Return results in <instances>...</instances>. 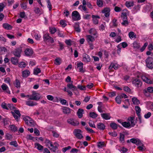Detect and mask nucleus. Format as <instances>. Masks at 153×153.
<instances>
[{
	"instance_id": "57",
	"label": "nucleus",
	"mask_w": 153,
	"mask_h": 153,
	"mask_svg": "<svg viewBox=\"0 0 153 153\" xmlns=\"http://www.w3.org/2000/svg\"><path fill=\"white\" fill-rule=\"evenodd\" d=\"M1 88L4 91H6V90L8 88L7 85L4 83L3 84L1 85Z\"/></svg>"
},
{
	"instance_id": "39",
	"label": "nucleus",
	"mask_w": 153,
	"mask_h": 153,
	"mask_svg": "<svg viewBox=\"0 0 153 153\" xmlns=\"http://www.w3.org/2000/svg\"><path fill=\"white\" fill-rule=\"evenodd\" d=\"M36 147H37V149L39 151H42L43 149V147L39 143L35 144Z\"/></svg>"
},
{
	"instance_id": "64",
	"label": "nucleus",
	"mask_w": 153,
	"mask_h": 153,
	"mask_svg": "<svg viewBox=\"0 0 153 153\" xmlns=\"http://www.w3.org/2000/svg\"><path fill=\"white\" fill-rule=\"evenodd\" d=\"M148 48L149 51H152L153 50V43L149 44Z\"/></svg>"
},
{
	"instance_id": "38",
	"label": "nucleus",
	"mask_w": 153,
	"mask_h": 153,
	"mask_svg": "<svg viewBox=\"0 0 153 153\" xmlns=\"http://www.w3.org/2000/svg\"><path fill=\"white\" fill-rule=\"evenodd\" d=\"M121 17L123 20H128L127 14L126 13H122L121 15Z\"/></svg>"
},
{
	"instance_id": "29",
	"label": "nucleus",
	"mask_w": 153,
	"mask_h": 153,
	"mask_svg": "<svg viewBox=\"0 0 153 153\" xmlns=\"http://www.w3.org/2000/svg\"><path fill=\"white\" fill-rule=\"evenodd\" d=\"M110 126L114 130L116 129L118 127V125L114 122L111 123L110 124Z\"/></svg>"
},
{
	"instance_id": "56",
	"label": "nucleus",
	"mask_w": 153,
	"mask_h": 153,
	"mask_svg": "<svg viewBox=\"0 0 153 153\" xmlns=\"http://www.w3.org/2000/svg\"><path fill=\"white\" fill-rule=\"evenodd\" d=\"M50 32L51 34H53L56 31V30L55 27L50 28L49 29Z\"/></svg>"
},
{
	"instance_id": "41",
	"label": "nucleus",
	"mask_w": 153,
	"mask_h": 153,
	"mask_svg": "<svg viewBox=\"0 0 153 153\" xmlns=\"http://www.w3.org/2000/svg\"><path fill=\"white\" fill-rule=\"evenodd\" d=\"M89 33L90 34L93 35L94 36L96 35L97 34V31H96L95 29L94 28H91L89 30Z\"/></svg>"
},
{
	"instance_id": "48",
	"label": "nucleus",
	"mask_w": 153,
	"mask_h": 153,
	"mask_svg": "<svg viewBox=\"0 0 153 153\" xmlns=\"http://www.w3.org/2000/svg\"><path fill=\"white\" fill-rule=\"evenodd\" d=\"M10 145L16 147L18 146V143L16 141H13L10 142Z\"/></svg>"
},
{
	"instance_id": "22",
	"label": "nucleus",
	"mask_w": 153,
	"mask_h": 153,
	"mask_svg": "<svg viewBox=\"0 0 153 153\" xmlns=\"http://www.w3.org/2000/svg\"><path fill=\"white\" fill-rule=\"evenodd\" d=\"M11 61L13 64L17 65L19 62L18 58L12 57L11 58Z\"/></svg>"
},
{
	"instance_id": "52",
	"label": "nucleus",
	"mask_w": 153,
	"mask_h": 153,
	"mask_svg": "<svg viewBox=\"0 0 153 153\" xmlns=\"http://www.w3.org/2000/svg\"><path fill=\"white\" fill-rule=\"evenodd\" d=\"M59 101L60 102V103L62 104L63 105H68V104L67 103L66 104L67 102L66 100L65 99H59Z\"/></svg>"
},
{
	"instance_id": "50",
	"label": "nucleus",
	"mask_w": 153,
	"mask_h": 153,
	"mask_svg": "<svg viewBox=\"0 0 153 153\" xmlns=\"http://www.w3.org/2000/svg\"><path fill=\"white\" fill-rule=\"evenodd\" d=\"M26 66V64L23 62H21L19 64V67L22 68H24Z\"/></svg>"
},
{
	"instance_id": "11",
	"label": "nucleus",
	"mask_w": 153,
	"mask_h": 153,
	"mask_svg": "<svg viewBox=\"0 0 153 153\" xmlns=\"http://www.w3.org/2000/svg\"><path fill=\"white\" fill-rule=\"evenodd\" d=\"M25 54L27 56H30L33 53V51L31 48H27L25 51Z\"/></svg>"
},
{
	"instance_id": "5",
	"label": "nucleus",
	"mask_w": 153,
	"mask_h": 153,
	"mask_svg": "<svg viewBox=\"0 0 153 153\" xmlns=\"http://www.w3.org/2000/svg\"><path fill=\"white\" fill-rule=\"evenodd\" d=\"M11 113L12 114L15 120L17 121H18L20 119L21 116V114L19 110H14V112L11 111Z\"/></svg>"
},
{
	"instance_id": "12",
	"label": "nucleus",
	"mask_w": 153,
	"mask_h": 153,
	"mask_svg": "<svg viewBox=\"0 0 153 153\" xmlns=\"http://www.w3.org/2000/svg\"><path fill=\"white\" fill-rule=\"evenodd\" d=\"M83 63L81 62H78L77 63V66L79 68V71L80 72L84 73L85 71L83 70Z\"/></svg>"
},
{
	"instance_id": "43",
	"label": "nucleus",
	"mask_w": 153,
	"mask_h": 153,
	"mask_svg": "<svg viewBox=\"0 0 153 153\" xmlns=\"http://www.w3.org/2000/svg\"><path fill=\"white\" fill-rule=\"evenodd\" d=\"M133 44V48H135L138 49L140 47L139 43L136 42H134Z\"/></svg>"
},
{
	"instance_id": "15",
	"label": "nucleus",
	"mask_w": 153,
	"mask_h": 153,
	"mask_svg": "<svg viewBox=\"0 0 153 153\" xmlns=\"http://www.w3.org/2000/svg\"><path fill=\"white\" fill-rule=\"evenodd\" d=\"M101 116L103 119L105 120H109L111 118L110 114L109 113L102 114H101Z\"/></svg>"
},
{
	"instance_id": "7",
	"label": "nucleus",
	"mask_w": 153,
	"mask_h": 153,
	"mask_svg": "<svg viewBox=\"0 0 153 153\" xmlns=\"http://www.w3.org/2000/svg\"><path fill=\"white\" fill-rule=\"evenodd\" d=\"M41 96L39 94L36 93L35 91H33L32 92V97L31 98H29V99L38 100H39Z\"/></svg>"
},
{
	"instance_id": "51",
	"label": "nucleus",
	"mask_w": 153,
	"mask_h": 153,
	"mask_svg": "<svg viewBox=\"0 0 153 153\" xmlns=\"http://www.w3.org/2000/svg\"><path fill=\"white\" fill-rule=\"evenodd\" d=\"M1 106L3 109H6V110L9 109V108L7 106V105L4 102H3L1 103Z\"/></svg>"
},
{
	"instance_id": "20",
	"label": "nucleus",
	"mask_w": 153,
	"mask_h": 153,
	"mask_svg": "<svg viewBox=\"0 0 153 153\" xmlns=\"http://www.w3.org/2000/svg\"><path fill=\"white\" fill-rule=\"evenodd\" d=\"M30 74V72L27 70H26L22 72V76L23 78L27 77Z\"/></svg>"
},
{
	"instance_id": "60",
	"label": "nucleus",
	"mask_w": 153,
	"mask_h": 153,
	"mask_svg": "<svg viewBox=\"0 0 153 153\" xmlns=\"http://www.w3.org/2000/svg\"><path fill=\"white\" fill-rule=\"evenodd\" d=\"M123 90L125 91L128 93H130L131 92L130 89L127 86H125L123 88Z\"/></svg>"
},
{
	"instance_id": "45",
	"label": "nucleus",
	"mask_w": 153,
	"mask_h": 153,
	"mask_svg": "<svg viewBox=\"0 0 153 153\" xmlns=\"http://www.w3.org/2000/svg\"><path fill=\"white\" fill-rule=\"evenodd\" d=\"M71 39H67L65 41V43L66 45L69 46H71L72 45V43L73 42Z\"/></svg>"
},
{
	"instance_id": "8",
	"label": "nucleus",
	"mask_w": 153,
	"mask_h": 153,
	"mask_svg": "<svg viewBox=\"0 0 153 153\" xmlns=\"http://www.w3.org/2000/svg\"><path fill=\"white\" fill-rule=\"evenodd\" d=\"M22 51V48L20 47L15 49L13 53L15 56L19 58L21 56V54Z\"/></svg>"
},
{
	"instance_id": "10",
	"label": "nucleus",
	"mask_w": 153,
	"mask_h": 153,
	"mask_svg": "<svg viewBox=\"0 0 153 153\" xmlns=\"http://www.w3.org/2000/svg\"><path fill=\"white\" fill-rule=\"evenodd\" d=\"M110 10L108 7H105L102 11V13L104 14L105 16L106 17H108L110 15Z\"/></svg>"
},
{
	"instance_id": "18",
	"label": "nucleus",
	"mask_w": 153,
	"mask_h": 153,
	"mask_svg": "<svg viewBox=\"0 0 153 153\" xmlns=\"http://www.w3.org/2000/svg\"><path fill=\"white\" fill-rule=\"evenodd\" d=\"M142 79L145 82L149 84H152V81L145 76H142L141 77Z\"/></svg>"
},
{
	"instance_id": "27",
	"label": "nucleus",
	"mask_w": 153,
	"mask_h": 153,
	"mask_svg": "<svg viewBox=\"0 0 153 153\" xmlns=\"http://www.w3.org/2000/svg\"><path fill=\"white\" fill-rule=\"evenodd\" d=\"M122 125L124 127L129 128L131 127V125L129 122H124L122 123Z\"/></svg>"
},
{
	"instance_id": "59",
	"label": "nucleus",
	"mask_w": 153,
	"mask_h": 153,
	"mask_svg": "<svg viewBox=\"0 0 153 153\" xmlns=\"http://www.w3.org/2000/svg\"><path fill=\"white\" fill-rule=\"evenodd\" d=\"M123 22L121 23V24L125 27L127 26L129 24L128 20H123Z\"/></svg>"
},
{
	"instance_id": "4",
	"label": "nucleus",
	"mask_w": 153,
	"mask_h": 153,
	"mask_svg": "<svg viewBox=\"0 0 153 153\" xmlns=\"http://www.w3.org/2000/svg\"><path fill=\"white\" fill-rule=\"evenodd\" d=\"M23 120L26 123L30 126H33L34 124V120L28 116H26L23 118Z\"/></svg>"
},
{
	"instance_id": "36",
	"label": "nucleus",
	"mask_w": 153,
	"mask_h": 153,
	"mask_svg": "<svg viewBox=\"0 0 153 153\" xmlns=\"http://www.w3.org/2000/svg\"><path fill=\"white\" fill-rule=\"evenodd\" d=\"M89 116L92 118H95L97 117V114L94 112H90L89 114Z\"/></svg>"
},
{
	"instance_id": "30",
	"label": "nucleus",
	"mask_w": 153,
	"mask_h": 153,
	"mask_svg": "<svg viewBox=\"0 0 153 153\" xmlns=\"http://www.w3.org/2000/svg\"><path fill=\"white\" fill-rule=\"evenodd\" d=\"M45 143L46 144V146L48 147L49 148H50V146L51 147L53 146L52 142L50 141L49 140L46 139Z\"/></svg>"
},
{
	"instance_id": "46",
	"label": "nucleus",
	"mask_w": 153,
	"mask_h": 153,
	"mask_svg": "<svg viewBox=\"0 0 153 153\" xmlns=\"http://www.w3.org/2000/svg\"><path fill=\"white\" fill-rule=\"evenodd\" d=\"M15 86L17 88H19L20 87V83L19 80L16 79V82L14 83Z\"/></svg>"
},
{
	"instance_id": "32",
	"label": "nucleus",
	"mask_w": 153,
	"mask_h": 153,
	"mask_svg": "<svg viewBox=\"0 0 153 153\" xmlns=\"http://www.w3.org/2000/svg\"><path fill=\"white\" fill-rule=\"evenodd\" d=\"M97 5L99 7H102L103 6V3L102 0H97Z\"/></svg>"
},
{
	"instance_id": "16",
	"label": "nucleus",
	"mask_w": 153,
	"mask_h": 153,
	"mask_svg": "<svg viewBox=\"0 0 153 153\" xmlns=\"http://www.w3.org/2000/svg\"><path fill=\"white\" fill-rule=\"evenodd\" d=\"M83 60L85 62H88L90 61V58L89 56L87 54L84 53L83 55Z\"/></svg>"
},
{
	"instance_id": "31",
	"label": "nucleus",
	"mask_w": 153,
	"mask_h": 153,
	"mask_svg": "<svg viewBox=\"0 0 153 153\" xmlns=\"http://www.w3.org/2000/svg\"><path fill=\"white\" fill-rule=\"evenodd\" d=\"M13 137L12 134L7 133L5 134V138L8 140H13Z\"/></svg>"
},
{
	"instance_id": "63",
	"label": "nucleus",
	"mask_w": 153,
	"mask_h": 153,
	"mask_svg": "<svg viewBox=\"0 0 153 153\" xmlns=\"http://www.w3.org/2000/svg\"><path fill=\"white\" fill-rule=\"evenodd\" d=\"M128 150V149L123 147L121 148L120 151H122L123 153H125L126 152H127Z\"/></svg>"
},
{
	"instance_id": "37",
	"label": "nucleus",
	"mask_w": 153,
	"mask_h": 153,
	"mask_svg": "<svg viewBox=\"0 0 153 153\" xmlns=\"http://www.w3.org/2000/svg\"><path fill=\"white\" fill-rule=\"evenodd\" d=\"M3 27L5 29L7 30L11 29L12 28L11 26L9 24L4 23L3 25Z\"/></svg>"
},
{
	"instance_id": "6",
	"label": "nucleus",
	"mask_w": 153,
	"mask_h": 153,
	"mask_svg": "<svg viewBox=\"0 0 153 153\" xmlns=\"http://www.w3.org/2000/svg\"><path fill=\"white\" fill-rule=\"evenodd\" d=\"M71 16L74 21H78L81 19L80 14L76 11H74L72 12Z\"/></svg>"
},
{
	"instance_id": "25",
	"label": "nucleus",
	"mask_w": 153,
	"mask_h": 153,
	"mask_svg": "<svg viewBox=\"0 0 153 153\" xmlns=\"http://www.w3.org/2000/svg\"><path fill=\"white\" fill-rule=\"evenodd\" d=\"M134 5L133 1H126L125 3V5L128 8L133 7Z\"/></svg>"
},
{
	"instance_id": "54",
	"label": "nucleus",
	"mask_w": 153,
	"mask_h": 153,
	"mask_svg": "<svg viewBox=\"0 0 153 153\" xmlns=\"http://www.w3.org/2000/svg\"><path fill=\"white\" fill-rule=\"evenodd\" d=\"M48 3L47 7L49 8L50 11L52 9V5L50 0H46Z\"/></svg>"
},
{
	"instance_id": "61",
	"label": "nucleus",
	"mask_w": 153,
	"mask_h": 153,
	"mask_svg": "<svg viewBox=\"0 0 153 153\" xmlns=\"http://www.w3.org/2000/svg\"><path fill=\"white\" fill-rule=\"evenodd\" d=\"M60 24L62 25V27H65L67 25L65 21L61 20L60 22Z\"/></svg>"
},
{
	"instance_id": "13",
	"label": "nucleus",
	"mask_w": 153,
	"mask_h": 153,
	"mask_svg": "<svg viewBox=\"0 0 153 153\" xmlns=\"http://www.w3.org/2000/svg\"><path fill=\"white\" fill-rule=\"evenodd\" d=\"M72 83L73 81H72L71 83H68L67 85V88L71 89L73 91H76L77 89V88L76 86L73 85Z\"/></svg>"
},
{
	"instance_id": "23",
	"label": "nucleus",
	"mask_w": 153,
	"mask_h": 153,
	"mask_svg": "<svg viewBox=\"0 0 153 153\" xmlns=\"http://www.w3.org/2000/svg\"><path fill=\"white\" fill-rule=\"evenodd\" d=\"M128 122L131 123V127H134L135 125V124L134 122V117H128Z\"/></svg>"
},
{
	"instance_id": "14",
	"label": "nucleus",
	"mask_w": 153,
	"mask_h": 153,
	"mask_svg": "<svg viewBox=\"0 0 153 153\" xmlns=\"http://www.w3.org/2000/svg\"><path fill=\"white\" fill-rule=\"evenodd\" d=\"M97 129L103 130L105 128V126L104 124L102 123H99L97 125Z\"/></svg>"
},
{
	"instance_id": "28",
	"label": "nucleus",
	"mask_w": 153,
	"mask_h": 153,
	"mask_svg": "<svg viewBox=\"0 0 153 153\" xmlns=\"http://www.w3.org/2000/svg\"><path fill=\"white\" fill-rule=\"evenodd\" d=\"M143 92L144 94H146L147 92L150 93H153V87H148L147 88L146 90H144Z\"/></svg>"
},
{
	"instance_id": "21",
	"label": "nucleus",
	"mask_w": 153,
	"mask_h": 153,
	"mask_svg": "<svg viewBox=\"0 0 153 153\" xmlns=\"http://www.w3.org/2000/svg\"><path fill=\"white\" fill-rule=\"evenodd\" d=\"M63 112L65 114H69L71 112V109L67 107H64L63 108H62Z\"/></svg>"
},
{
	"instance_id": "40",
	"label": "nucleus",
	"mask_w": 153,
	"mask_h": 153,
	"mask_svg": "<svg viewBox=\"0 0 153 153\" xmlns=\"http://www.w3.org/2000/svg\"><path fill=\"white\" fill-rule=\"evenodd\" d=\"M87 40L88 42H93L95 40V39L93 36L91 35H88L87 36Z\"/></svg>"
},
{
	"instance_id": "9",
	"label": "nucleus",
	"mask_w": 153,
	"mask_h": 153,
	"mask_svg": "<svg viewBox=\"0 0 153 153\" xmlns=\"http://www.w3.org/2000/svg\"><path fill=\"white\" fill-rule=\"evenodd\" d=\"M67 122L69 124L74 126L78 125L79 124L78 121L73 119H70L68 120Z\"/></svg>"
},
{
	"instance_id": "47",
	"label": "nucleus",
	"mask_w": 153,
	"mask_h": 153,
	"mask_svg": "<svg viewBox=\"0 0 153 153\" xmlns=\"http://www.w3.org/2000/svg\"><path fill=\"white\" fill-rule=\"evenodd\" d=\"M10 128L11 130L13 131H15L17 130V127L14 125H10Z\"/></svg>"
},
{
	"instance_id": "62",
	"label": "nucleus",
	"mask_w": 153,
	"mask_h": 153,
	"mask_svg": "<svg viewBox=\"0 0 153 153\" xmlns=\"http://www.w3.org/2000/svg\"><path fill=\"white\" fill-rule=\"evenodd\" d=\"M148 44L147 42H146L144 43V45L140 49L141 52H143L144 51L146 46H147Z\"/></svg>"
},
{
	"instance_id": "44",
	"label": "nucleus",
	"mask_w": 153,
	"mask_h": 153,
	"mask_svg": "<svg viewBox=\"0 0 153 153\" xmlns=\"http://www.w3.org/2000/svg\"><path fill=\"white\" fill-rule=\"evenodd\" d=\"M121 97L120 95L117 96L115 98V100L117 103L118 104H120L121 103Z\"/></svg>"
},
{
	"instance_id": "3",
	"label": "nucleus",
	"mask_w": 153,
	"mask_h": 153,
	"mask_svg": "<svg viewBox=\"0 0 153 153\" xmlns=\"http://www.w3.org/2000/svg\"><path fill=\"white\" fill-rule=\"evenodd\" d=\"M134 85L137 88L140 87L142 85V82L138 78L134 79L132 81Z\"/></svg>"
},
{
	"instance_id": "1",
	"label": "nucleus",
	"mask_w": 153,
	"mask_h": 153,
	"mask_svg": "<svg viewBox=\"0 0 153 153\" xmlns=\"http://www.w3.org/2000/svg\"><path fill=\"white\" fill-rule=\"evenodd\" d=\"M146 66L150 69H152L153 68V58L149 56L146 60Z\"/></svg>"
},
{
	"instance_id": "53",
	"label": "nucleus",
	"mask_w": 153,
	"mask_h": 153,
	"mask_svg": "<svg viewBox=\"0 0 153 153\" xmlns=\"http://www.w3.org/2000/svg\"><path fill=\"white\" fill-rule=\"evenodd\" d=\"M7 106L8 108H10V109L11 110H13L14 109L16 108L15 106L13 105V104L11 103H9L7 105Z\"/></svg>"
},
{
	"instance_id": "55",
	"label": "nucleus",
	"mask_w": 153,
	"mask_h": 153,
	"mask_svg": "<svg viewBox=\"0 0 153 153\" xmlns=\"http://www.w3.org/2000/svg\"><path fill=\"white\" fill-rule=\"evenodd\" d=\"M50 36H49L48 34H45L43 36V39L45 41H47L49 39Z\"/></svg>"
},
{
	"instance_id": "17",
	"label": "nucleus",
	"mask_w": 153,
	"mask_h": 153,
	"mask_svg": "<svg viewBox=\"0 0 153 153\" xmlns=\"http://www.w3.org/2000/svg\"><path fill=\"white\" fill-rule=\"evenodd\" d=\"M74 27L76 31L79 33L81 31V29L79 28V22H76L74 25Z\"/></svg>"
},
{
	"instance_id": "26",
	"label": "nucleus",
	"mask_w": 153,
	"mask_h": 153,
	"mask_svg": "<svg viewBox=\"0 0 153 153\" xmlns=\"http://www.w3.org/2000/svg\"><path fill=\"white\" fill-rule=\"evenodd\" d=\"M37 104L36 102L30 100L27 101L26 102V104L29 106H34L36 105Z\"/></svg>"
},
{
	"instance_id": "33",
	"label": "nucleus",
	"mask_w": 153,
	"mask_h": 153,
	"mask_svg": "<svg viewBox=\"0 0 153 153\" xmlns=\"http://www.w3.org/2000/svg\"><path fill=\"white\" fill-rule=\"evenodd\" d=\"M27 1L23 2L20 4L21 7L24 10H25L27 9Z\"/></svg>"
},
{
	"instance_id": "58",
	"label": "nucleus",
	"mask_w": 153,
	"mask_h": 153,
	"mask_svg": "<svg viewBox=\"0 0 153 153\" xmlns=\"http://www.w3.org/2000/svg\"><path fill=\"white\" fill-rule=\"evenodd\" d=\"M41 72V70L39 68H37L34 70V74L37 75L38 74Z\"/></svg>"
},
{
	"instance_id": "35",
	"label": "nucleus",
	"mask_w": 153,
	"mask_h": 153,
	"mask_svg": "<svg viewBox=\"0 0 153 153\" xmlns=\"http://www.w3.org/2000/svg\"><path fill=\"white\" fill-rule=\"evenodd\" d=\"M132 101L134 104L138 105L140 103L139 100L136 97H134L132 98Z\"/></svg>"
},
{
	"instance_id": "34",
	"label": "nucleus",
	"mask_w": 153,
	"mask_h": 153,
	"mask_svg": "<svg viewBox=\"0 0 153 153\" xmlns=\"http://www.w3.org/2000/svg\"><path fill=\"white\" fill-rule=\"evenodd\" d=\"M128 36L129 38L132 39L133 38H136V34L133 32L131 31L129 33Z\"/></svg>"
},
{
	"instance_id": "2",
	"label": "nucleus",
	"mask_w": 153,
	"mask_h": 153,
	"mask_svg": "<svg viewBox=\"0 0 153 153\" xmlns=\"http://www.w3.org/2000/svg\"><path fill=\"white\" fill-rule=\"evenodd\" d=\"M82 133V131L79 129H75L73 131V134L74 136L79 140H81L83 138Z\"/></svg>"
},
{
	"instance_id": "19",
	"label": "nucleus",
	"mask_w": 153,
	"mask_h": 153,
	"mask_svg": "<svg viewBox=\"0 0 153 153\" xmlns=\"http://www.w3.org/2000/svg\"><path fill=\"white\" fill-rule=\"evenodd\" d=\"M130 141L132 143L135 144L136 145L141 144V142L139 139H137L135 138H132L130 140Z\"/></svg>"
},
{
	"instance_id": "24",
	"label": "nucleus",
	"mask_w": 153,
	"mask_h": 153,
	"mask_svg": "<svg viewBox=\"0 0 153 153\" xmlns=\"http://www.w3.org/2000/svg\"><path fill=\"white\" fill-rule=\"evenodd\" d=\"M84 110L82 109L79 108L77 112V114L79 118H81L83 116V112Z\"/></svg>"
},
{
	"instance_id": "42",
	"label": "nucleus",
	"mask_w": 153,
	"mask_h": 153,
	"mask_svg": "<svg viewBox=\"0 0 153 153\" xmlns=\"http://www.w3.org/2000/svg\"><path fill=\"white\" fill-rule=\"evenodd\" d=\"M136 113L137 115H140L141 109L139 106H136L135 107Z\"/></svg>"
},
{
	"instance_id": "49",
	"label": "nucleus",
	"mask_w": 153,
	"mask_h": 153,
	"mask_svg": "<svg viewBox=\"0 0 153 153\" xmlns=\"http://www.w3.org/2000/svg\"><path fill=\"white\" fill-rule=\"evenodd\" d=\"M57 34L58 36L59 37L62 38H64V37L63 33L62 31H60L59 30H58L57 31Z\"/></svg>"
}]
</instances>
